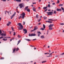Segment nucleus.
I'll return each instance as SVG.
<instances>
[{
  "label": "nucleus",
  "instance_id": "nucleus-1",
  "mask_svg": "<svg viewBox=\"0 0 64 64\" xmlns=\"http://www.w3.org/2000/svg\"><path fill=\"white\" fill-rule=\"evenodd\" d=\"M20 15L21 16H20L18 18V19H20L21 18H22V19H24V17H25V12H22V13L20 14Z\"/></svg>",
  "mask_w": 64,
  "mask_h": 64
},
{
  "label": "nucleus",
  "instance_id": "nucleus-2",
  "mask_svg": "<svg viewBox=\"0 0 64 64\" xmlns=\"http://www.w3.org/2000/svg\"><path fill=\"white\" fill-rule=\"evenodd\" d=\"M18 25L19 26V27H18V29L20 30H22V29L23 28V25H21V24L20 23L18 24Z\"/></svg>",
  "mask_w": 64,
  "mask_h": 64
},
{
  "label": "nucleus",
  "instance_id": "nucleus-3",
  "mask_svg": "<svg viewBox=\"0 0 64 64\" xmlns=\"http://www.w3.org/2000/svg\"><path fill=\"white\" fill-rule=\"evenodd\" d=\"M36 34H30L29 35V36H36Z\"/></svg>",
  "mask_w": 64,
  "mask_h": 64
},
{
  "label": "nucleus",
  "instance_id": "nucleus-4",
  "mask_svg": "<svg viewBox=\"0 0 64 64\" xmlns=\"http://www.w3.org/2000/svg\"><path fill=\"white\" fill-rule=\"evenodd\" d=\"M23 6H24V5L23 4H20L18 5V6H20V8H22L23 7Z\"/></svg>",
  "mask_w": 64,
  "mask_h": 64
},
{
  "label": "nucleus",
  "instance_id": "nucleus-5",
  "mask_svg": "<svg viewBox=\"0 0 64 64\" xmlns=\"http://www.w3.org/2000/svg\"><path fill=\"white\" fill-rule=\"evenodd\" d=\"M47 13L48 15H52V13L53 14V12H46Z\"/></svg>",
  "mask_w": 64,
  "mask_h": 64
},
{
  "label": "nucleus",
  "instance_id": "nucleus-6",
  "mask_svg": "<svg viewBox=\"0 0 64 64\" xmlns=\"http://www.w3.org/2000/svg\"><path fill=\"white\" fill-rule=\"evenodd\" d=\"M23 31H24V34H26L27 33V30L26 29H23Z\"/></svg>",
  "mask_w": 64,
  "mask_h": 64
},
{
  "label": "nucleus",
  "instance_id": "nucleus-7",
  "mask_svg": "<svg viewBox=\"0 0 64 64\" xmlns=\"http://www.w3.org/2000/svg\"><path fill=\"white\" fill-rule=\"evenodd\" d=\"M16 14V12H15V13L11 16V18H10V19H12V18H13L14 16L15 15V14Z\"/></svg>",
  "mask_w": 64,
  "mask_h": 64
},
{
  "label": "nucleus",
  "instance_id": "nucleus-8",
  "mask_svg": "<svg viewBox=\"0 0 64 64\" xmlns=\"http://www.w3.org/2000/svg\"><path fill=\"white\" fill-rule=\"evenodd\" d=\"M32 9L33 11H35V12H36V8H35L34 6L33 7Z\"/></svg>",
  "mask_w": 64,
  "mask_h": 64
},
{
  "label": "nucleus",
  "instance_id": "nucleus-9",
  "mask_svg": "<svg viewBox=\"0 0 64 64\" xmlns=\"http://www.w3.org/2000/svg\"><path fill=\"white\" fill-rule=\"evenodd\" d=\"M6 34H4V33L0 35V36H6Z\"/></svg>",
  "mask_w": 64,
  "mask_h": 64
},
{
  "label": "nucleus",
  "instance_id": "nucleus-10",
  "mask_svg": "<svg viewBox=\"0 0 64 64\" xmlns=\"http://www.w3.org/2000/svg\"><path fill=\"white\" fill-rule=\"evenodd\" d=\"M13 51L12 52V53H15V52L16 50V48H13Z\"/></svg>",
  "mask_w": 64,
  "mask_h": 64
},
{
  "label": "nucleus",
  "instance_id": "nucleus-11",
  "mask_svg": "<svg viewBox=\"0 0 64 64\" xmlns=\"http://www.w3.org/2000/svg\"><path fill=\"white\" fill-rule=\"evenodd\" d=\"M28 7H29L28 6L24 8L25 10V11L27 10H28Z\"/></svg>",
  "mask_w": 64,
  "mask_h": 64
},
{
  "label": "nucleus",
  "instance_id": "nucleus-12",
  "mask_svg": "<svg viewBox=\"0 0 64 64\" xmlns=\"http://www.w3.org/2000/svg\"><path fill=\"white\" fill-rule=\"evenodd\" d=\"M62 10H61V9H59V8H57L56 9V11H61Z\"/></svg>",
  "mask_w": 64,
  "mask_h": 64
},
{
  "label": "nucleus",
  "instance_id": "nucleus-13",
  "mask_svg": "<svg viewBox=\"0 0 64 64\" xmlns=\"http://www.w3.org/2000/svg\"><path fill=\"white\" fill-rule=\"evenodd\" d=\"M54 26V24H50V25L48 26L49 27H52L53 26Z\"/></svg>",
  "mask_w": 64,
  "mask_h": 64
},
{
  "label": "nucleus",
  "instance_id": "nucleus-14",
  "mask_svg": "<svg viewBox=\"0 0 64 64\" xmlns=\"http://www.w3.org/2000/svg\"><path fill=\"white\" fill-rule=\"evenodd\" d=\"M38 29V27L37 26H36L34 27V30H37Z\"/></svg>",
  "mask_w": 64,
  "mask_h": 64
},
{
  "label": "nucleus",
  "instance_id": "nucleus-15",
  "mask_svg": "<svg viewBox=\"0 0 64 64\" xmlns=\"http://www.w3.org/2000/svg\"><path fill=\"white\" fill-rule=\"evenodd\" d=\"M24 40H26V41H31V40H30L29 39H24Z\"/></svg>",
  "mask_w": 64,
  "mask_h": 64
},
{
  "label": "nucleus",
  "instance_id": "nucleus-16",
  "mask_svg": "<svg viewBox=\"0 0 64 64\" xmlns=\"http://www.w3.org/2000/svg\"><path fill=\"white\" fill-rule=\"evenodd\" d=\"M53 29V28L52 27H49V30H52Z\"/></svg>",
  "mask_w": 64,
  "mask_h": 64
},
{
  "label": "nucleus",
  "instance_id": "nucleus-17",
  "mask_svg": "<svg viewBox=\"0 0 64 64\" xmlns=\"http://www.w3.org/2000/svg\"><path fill=\"white\" fill-rule=\"evenodd\" d=\"M17 44V45H18V44H19V43H20V42H21V40H19Z\"/></svg>",
  "mask_w": 64,
  "mask_h": 64
},
{
  "label": "nucleus",
  "instance_id": "nucleus-18",
  "mask_svg": "<svg viewBox=\"0 0 64 64\" xmlns=\"http://www.w3.org/2000/svg\"><path fill=\"white\" fill-rule=\"evenodd\" d=\"M27 12H30V9L29 8H28L27 10Z\"/></svg>",
  "mask_w": 64,
  "mask_h": 64
},
{
  "label": "nucleus",
  "instance_id": "nucleus-19",
  "mask_svg": "<svg viewBox=\"0 0 64 64\" xmlns=\"http://www.w3.org/2000/svg\"><path fill=\"white\" fill-rule=\"evenodd\" d=\"M17 2H21V0H16Z\"/></svg>",
  "mask_w": 64,
  "mask_h": 64
},
{
  "label": "nucleus",
  "instance_id": "nucleus-20",
  "mask_svg": "<svg viewBox=\"0 0 64 64\" xmlns=\"http://www.w3.org/2000/svg\"><path fill=\"white\" fill-rule=\"evenodd\" d=\"M7 39L3 38L2 39V40H4V41H7Z\"/></svg>",
  "mask_w": 64,
  "mask_h": 64
},
{
  "label": "nucleus",
  "instance_id": "nucleus-21",
  "mask_svg": "<svg viewBox=\"0 0 64 64\" xmlns=\"http://www.w3.org/2000/svg\"><path fill=\"white\" fill-rule=\"evenodd\" d=\"M40 38H44V36H40Z\"/></svg>",
  "mask_w": 64,
  "mask_h": 64
},
{
  "label": "nucleus",
  "instance_id": "nucleus-22",
  "mask_svg": "<svg viewBox=\"0 0 64 64\" xmlns=\"http://www.w3.org/2000/svg\"><path fill=\"white\" fill-rule=\"evenodd\" d=\"M19 50V49L18 48H17L16 49V51H18V50Z\"/></svg>",
  "mask_w": 64,
  "mask_h": 64
},
{
  "label": "nucleus",
  "instance_id": "nucleus-23",
  "mask_svg": "<svg viewBox=\"0 0 64 64\" xmlns=\"http://www.w3.org/2000/svg\"><path fill=\"white\" fill-rule=\"evenodd\" d=\"M48 23H52V22L49 21H48Z\"/></svg>",
  "mask_w": 64,
  "mask_h": 64
},
{
  "label": "nucleus",
  "instance_id": "nucleus-24",
  "mask_svg": "<svg viewBox=\"0 0 64 64\" xmlns=\"http://www.w3.org/2000/svg\"><path fill=\"white\" fill-rule=\"evenodd\" d=\"M54 14H56V13H57V12H56V10H54Z\"/></svg>",
  "mask_w": 64,
  "mask_h": 64
},
{
  "label": "nucleus",
  "instance_id": "nucleus-25",
  "mask_svg": "<svg viewBox=\"0 0 64 64\" xmlns=\"http://www.w3.org/2000/svg\"><path fill=\"white\" fill-rule=\"evenodd\" d=\"M38 15L36 14V18H37V19H38Z\"/></svg>",
  "mask_w": 64,
  "mask_h": 64
},
{
  "label": "nucleus",
  "instance_id": "nucleus-26",
  "mask_svg": "<svg viewBox=\"0 0 64 64\" xmlns=\"http://www.w3.org/2000/svg\"><path fill=\"white\" fill-rule=\"evenodd\" d=\"M2 0V1H3L4 2H6V0ZM7 1H9L10 0H7Z\"/></svg>",
  "mask_w": 64,
  "mask_h": 64
},
{
  "label": "nucleus",
  "instance_id": "nucleus-27",
  "mask_svg": "<svg viewBox=\"0 0 64 64\" xmlns=\"http://www.w3.org/2000/svg\"><path fill=\"white\" fill-rule=\"evenodd\" d=\"M48 20L49 21H53V20L52 19H49Z\"/></svg>",
  "mask_w": 64,
  "mask_h": 64
},
{
  "label": "nucleus",
  "instance_id": "nucleus-28",
  "mask_svg": "<svg viewBox=\"0 0 64 64\" xmlns=\"http://www.w3.org/2000/svg\"><path fill=\"white\" fill-rule=\"evenodd\" d=\"M63 4H60L59 5V6H63Z\"/></svg>",
  "mask_w": 64,
  "mask_h": 64
},
{
  "label": "nucleus",
  "instance_id": "nucleus-29",
  "mask_svg": "<svg viewBox=\"0 0 64 64\" xmlns=\"http://www.w3.org/2000/svg\"><path fill=\"white\" fill-rule=\"evenodd\" d=\"M48 8H50V5L49 4H48Z\"/></svg>",
  "mask_w": 64,
  "mask_h": 64
},
{
  "label": "nucleus",
  "instance_id": "nucleus-30",
  "mask_svg": "<svg viewBox=\"0 0 64 64\" xmlns=\"http://www.w3.org/2000/svg\"><path fill=\"white\" fill-rule=\"evenodd\" d=\"M44 19V20H45V19H46V18H47L45 16H44L43 17Z\"/></svg>",
  "mask_w": 64,
  "mask_h": 64
},
{
  "label": "nucleus",
  "instance_id": "nucleus-31",
  "mask_svg": "<svg viewBox=\"0 0 64 64\" xmlns=\"http://www.w3.org/2000/svg\"><path fill=\"white\" fill-rule=\"evenodd\" d=\"M45 62H46V61H44L42 62V63H45Z\"/></svg>",
  "mask_w": 64,
  "mask_h": 64
},
{
  "label": "nucleus",
  "instance_id": "nucleus-32",
  "mask_svg": "<svg viewBox=\"0 0 64 64\" xmlns=\"http://www.w3.org/2000/svg\"><path fill=\"white\" fill-rule=\"evenodd\" d=\"M43 28L44 29L45 28V26L44 24L43 25Z\"/></svg>",
  "mask_w": 64,
  "mask_h": 64
},
{
  "label": "nucleus",
  "instance_id": "nucleus-33",
  "mask_svg": "<svg viewBox=\"0 0 64 64\" xmlns=\"http://www.w3.org/2000/svg\"><path fill=\"white\" fill-rule=\"evenodd\" d=\"M15 34H16V32H14L13 35L14 36V35H15Z\"/></svg>",
  "mask_w": 64,
  "mask_h": 64
},
{
  "label": "nucleus",
  "instance_id": "nucleus-34",
  "mask_svg": "<svg viewBox=\"0 0 64 64\" xmlns=\"http://www.w3.org/2000/svg\"><path fill=\"white\" fill-rule=\"evenodd\" d=\"M37 32L38 33H39L40 34H41V33L40 32Z\"/></svg>",
  "mask_w": 64,
  "mask_h": 64
},
{
  "label": "nucleus",
  "instance_id": "nucleus-35",
  "mask_svg": "<svg viewBox=\"0 0 64 64\" xmlns=\"http://www.w3.org/2000/svg\"><path fill=\"white\" fill-rule=\"evenodd\" d=\"M11 28H12V31H14V30L13 29V28L12 27Z\"/></svg>",
  "mask_w": 64,
  "mask_h": 64
},
{
  "label": "nucleus",
  "instance_id": "nucleus-36",
  "mask_svg": "<svg viewBox=\"0 0 64 64\" xmlns=\"http://www.w3.org/2000/svg\"><path fill=\"white\" fill-rule=\"evenodd\" d=\"M2 33V31L1 30H0V34H1V33Z\"/></svg>",
  "mask_w": 64,
  "mask_h": 64
},
{
  "label": "nucleus",
  "instance_id": "nucleus-37",
  "mask_svg": "<svg viewBox=\"0 0 64 64\" xmlns=\"http://www.w3.org/2000/svg\"><path fill=\"white\" fill-rule=\"evenodd\" d=\"M41 29L42 30H44V29L43 28H41Z\"/></svg>",
  "mask_w": 64,
  "mask_h": 64
},
{
  "label": "nucleus",
  "instance_id": "nucleus-38",
  "mask_svg": "<svg viewBox=\"0 0 64 64\" xmlns=\"http://www.w3.org/2000/svg\"><path fill=\"white\" fill-rule=\"evenodd\" d=\"M61 9H62V10H64V8L62 7H61Z\"/></svg>",
  "mask_w": 64,
  "mask_h": 64
},
{
  "label": "nucleus",
  "instance_id": "nucleus-39",
  "mask_svg": "<svg viewBox=\"0 0 64 64\" xmlns=\"http://www.w3.org/2000/svg\"><path fill=\"white\" fill-rule=\"evenodd\" d=\"M7 12V11L6 10V11H4V13L5 14H6V12Z\"/></svg>",
  "mask_w": 64,
  "mask_h": 64
},
{
  "label": "nucleus",
  "instance_id": "nucleus-40",
  "mask_svg": "<svg viewBox=\"0 0 64 64\" xmlns=\"http://www.w3.org/2000/svg\"><path fill=\"white\" fill-rule=\"evenodd\" d=\"M4 59V58L3 57H2L1 58H0V59L1 60L2 59Z\"/></svg>",
  "mask_w": 64,
  "mask_h": 64
},
{
  "label": "nucleus",
  "instance_id": "nucleus-41",
  "mask_svg": "<svg viewBox=\"0 0 64 64\" xmlns=\"http://www.w3.org/2000/svg\"><path fill=\"white\" fill-rule=\"evenodd\" d=\"M44 9V10H45V9H47L46 8V7H44L43 8Z\"/></svg>",
  "mask_w": 64,
  "mask_h": 64
},
{
  "label": "nucleus",
  "instance_id": "nucleus-42",
  "mask_svg": "<svg viewBox=\"0 0 64 64\" xmlns=\"http://www.w3.org/2000/svg\"><path fill=\"white\" fill-rule=\"evenodd\" d=\"M7 26H9V25H10V24H9L8 23V24H7Z\"/></svg>",
  "mask_w": 64,
  "mask_h": 64
},
{
  "label": "nucleus",
  "instance_id": "nucleus-43",
  "mask_svg": "<svg viewBox=\"0 0 64 64\" xmlns=\"http://www.w3.org/2000/svg\"><path fill=\"white\" fill-rule=\"evenodd\" d=\"M64 52L62 53V54H60V55H64Z\"/></svg>",
  "mask_w": 64,
  "mask_h": 64
},
{
  "label": "nucleus",
  "instance_id": "nucleus-44",
  "mask_svg": "<svg viewBox=\"0 0 64 64\" xmlns=\"http://www.w3.org/2000/svg\"><path fill=\"white\" fill-rule=\"evenodd\" d=\"M25 22H23V25H25Z\"/></svg>",
  "mask_w": 64,
  "mask_h": 64
},
{
  "label": "nucleus",
  "instance_id": "nucleus-45",
  "mask_svg": "<svg viewBox=\"0 0 64 64\" xmlns=\"http://www.w3.org/2000/svg\"><path fill=\"white\" fill-rule=\"evenodd\" d=\"M8 24L10 25L11 24V22H8Z\"/></svg>",
  "mask_w": 64,
  "mask_h": 64
},
{
  "label": "nucleus",
  "instance_id": "nucleus-46",
  "mask_svg": "<svg viewBox=\"0 0 64 64\" xmlns=\"http://www.w3.org/2000/svg\"><path fill=\"white\" fill-rule=\"evenodd\" d=\"M32 3L33 4H36V2H32Z\"/></svg>",
  "mask_w": 64,
  "mask_h": 64
},
{
  "label": "nucleus",
  "instance_id": "nucleus-47",
  "mask_svg": "<svg viewBox=\"0 0 64 64\" xmlns=\"http://www.w3.org/2000/svg\"><path fill=\"white\" fill-rule=\"evenodd\" d=\"M3 36H2L0 38V39L1 38H3Z\"/></svg>",
  "mask_w": 64,
  "mask_h": 64
},
{
  "label": "nucleus",
  "instance_id": "nucleus-48",
  "mask_svg": "<svg viewBox=\"0 0 64 64\" xmlns=\"http://www.w3.org/2000/svg\"><path fill=\"white\" fill-rule=\"evenodd\" d=\"M57 3H59V0H58Z\"/></svg>",
  "mask_w": 64,
  "mask_h": 64
},
{
  "label": "nucleus",
  "instance_id": "nucleus-49",
  "mask_svg": "<svg viewBox=\"0 0 64 64\" xmlns=\"http://www.w3.org/2000/svg\"><path fill=\"white\" fill-rule=\"evenodd\" d=\"M48 10V9H46V10H45L44 11V12H46V11H47Z\"/></svg>",
  "mask_w": 64,
  "mask_h": 64
},
{
  "label": "nucleus",
  "instance_id": "nucleus-50",
  "mask_svg": "<svg viewBox=\"0 0 64 64\" xmlns=\"http://www.w3.org/2000/svg\"><path fill=\"white\" fill-rule=\"evenodd\" d=\"M36 39H36V38H35V39H33V40H33V41H34V40H36Z\"/></svg>",
  "mask_w": 64,
  "mask_h": 64
},
{
  "label": "nucleus",
  "instance_id": "nucleus-51",
  "mask_svg": "<svg viewBox=\"0 0 64 64\" xmlns=\"http://www.w3.org/2000/svg\"><path fill=\"white\" fill-rule=\"evenodd\" d=\"M41 20V18H40V20L38 21V22H40Z\"/></svg>",
  "mask_w": 64,
  "mask_h": 64
},
{
  "label": "nucleus",
  "instance_id": "nucleus-52",
  "mask_svg": "<svg viewBox=\"0 0 64 64\" xmlns=\"http://www.w3.org/2000/svg\"><path fill=\"white\" fill-rule=\"evenodd\" d=\"M55 4V3H52V5H54Z\"/></svg>",
  "mask_w": 64,
  "mask_h": 64
},
{
  "label": "nucleus",
  "instance_id": "nucleus-53",
  "mask_svg": "<svg viewBox=\"0 0 64 64\" xmlns=\"http://www.w3.org/2000/svg\"><path fill=\"white\" fill-rule=\"evenodd\" d=\"M62 25H64V24L63 23H62L61 24Z\"/></svg>",
  "mask_w": 64,
  "mask_h": 64
},
{
  "label": "nucleus",
  "instance_id": "nucleus-54",
  "mask_svg": "<svg viewBox=\"0 0 64 64\" xmlns=\"http://www.w3.org/2000/svg\"><path fill=\"white\" fill-rule=\"evenodd\" d=\"M35 30H34V29L33 30H32L31 31V32H33V31H35Z\"/></svg>",
  "mask_w": 64,
  "mask_h": 64
},
{
  "label": "nucleus",
  "instance_id": "nucleus-55",
  "mask_svg": "<svg viewBox=\"0 0 64 64\" xmlns=\"http://www.w3.org/2000/svg\"><path fill=\"white\" fill-rule=\"evenodd\" d=\"M40 24H41V22L39 23L38 24V25H40Z\"/></svg>",
  "mask_w": 64,
  "mask_h": 64
},
{
  "label": "nucleus",
  "instance_id": "nucleus-56",
  "mask_svg": "<svg viewBox=\"0 0 64 64\" xmlns=\"http://www.w3.org/2000/svg\"><path fill=\"white\" fill-rule=\"evenodd\" d=\"M40 36V34H38V36Z\"/></svg>",
  "mask_w": 64,
  "mask_h": 64
},
{
  "label": "nucleus",
  "instance_id": "nucleus-57",
  "mask_svg": "<svg viewBox=\"0 0 64 64\" xmlns=\"http://www.w3.org/2000/svg\"><path fill=\"white\" fill-rule=\"evenodd\" d=\"M1 19H2L1 18H0V21L1 20Z\"/></svg>",
  "mask_w": 64,
  "mask_h": 64
},
{
  "label": "nucleus",
  "instance_id": "nucleus-58",
  "mask_svg": "<svg viewBox=\"0 0 64 64\" xmlns=\"http://www.w3.org/2000/svg\"><path fill=\"white\" fill-rule=\"evenodd\" d=\"M32 46V47H34V48H35V47H34V46Z\"/></svg>",
  "mask_w": 64,
  "mask_h": 64
},
{
  "label": "nucleus",
  "instance_id": "nucleus-59",
  "mask_svg": "<svg viewBox=\"0 0 64 64\" xmlns=\"http://www.w3.org/2000/svg\"><path fill=\"white\" fill-rule=\"evenodd\" d=\"M48 34V31H47V34Z\"/></svg>",
  "mask_w": 64,
  "mask_h": 64
},
{
  "label": "nucleus",
  "instance_id": "nucleus-60",
  "mask_svg": "<svg viewBox=\"0 0 64 64\" xmlns=\"http://www.w3.org/2000/svg\"><path fill=\"white\" fill-rule=\"evenodd\" d=\"M17 12H18V13H19V12L17 10V11H16Z\"/></svg>",
  "mask_w": 64,
  "mask_h": 64
},
{
  "label": "nucleus",
  "instance_id": "nucleus-61",
  "mask_svg": "<svg viewBox=\"0 0 64 64\" xmlns=\"http://www.w3.org/2000/svg\"><path fill=\"white\" fill-rule=\"evenodd\" d=\"M39 0V2H40L41 0Z\"/></svg>",
  "mask_w": 64,
  "mask_h": 64
},
{
  "label": "nucleus",
  "instance_id": "nucleus-62",
  "mask_svg": "<svg viewBox=\"0 0 64 64\" xmlns=\"http://www.w3.org/2000/svg\"><path fill=\"white\" fill-rule=\"evenodd\" d=\"M49 52L50 53H51V51H50V50H49Z\"/></svg>",
  "mask_w": 64,
  "mask_h": 64
},
{
  "label": "nucleus",
  "instance_id": "nucleus-63",
  "mask_svg": "<svg viewBox=\"0 0 64 64\" xmlns=\"http://www.w3.org/2000/svg\"><path fill=\"white\" fill-rule=\"evenodd\" d=\"M12 39L10 40V41H12Z\"/></svg>",
  "mask_w": 64,
  "mask_h": 64
},
{
  "label": "nucleus",
  "instance_id": "nucleus-64",
  "mask_svg": "<svg viewBox=\"0 0 64 64\" xmlns=\"http://www.w3.org/2000/svg\"><path fill=\"white\" fill-rule=\"evenodd\" d=\"M44 54H47V53H44Z\"/></svg>",
  "mask_w": 64,
  "mask_h": 64
}]
</instances>
